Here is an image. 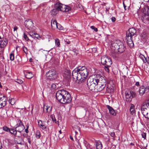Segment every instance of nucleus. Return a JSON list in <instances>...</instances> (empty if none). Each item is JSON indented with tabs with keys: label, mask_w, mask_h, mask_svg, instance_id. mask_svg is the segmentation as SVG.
<instances>
[{
	"label": "nucleus",
	"mask_w": 149,
	"mask_h": 149,
	"mask_svg": "<svg viewBox=\"0 0 149 149\" xmlns=\"http://www.w3.org/2000/svg\"><path fill=\"white\" fill-rule=\"evenodd\" d=\"M116 41L111 44V47L113 51H118L120 54L123 53L124 56H127L128 50L125 46L122 43L118 42Z\"/></svg>",
	"instance_id": "1"
},
{
	"label": "nucleus",
	"mask_w": 149,
	"mask_h": 149,
	"mask_svg": "<svg viewBox=\"0 0 149 149\" xmlns=\"http://www.w3.org/2000/svg\"><path fill=\"white\" fill-rule=\"evenodd\" d=\"M136 30L134 28H130L126 32V42L128 45L130 47L134 46V44L132 40V36L136 35Z\"/></svg>",
	"instance_id": "2"
},
{
	"label": "nucleus",
	"mask_w": 149,
	"mask_h": 149,
	"mask_svg": "<svg viewBox=\"0 0 149 149\" xmlns=\"http://www.w3.org/2000/svg\"><path fill=\"white\" fill-rule=\"evenodd\" d=\"M72 76L74 80L78 84H80L84 82L78 68H75L72 71Z\"/></svg>",
	"instance_id": "3"
},
{
	"label": "nucleus",
	"mask_w": 149,
	"mask_h": 149,
	"mask_svg": "<svg viewBox=\"0 0 149 149\" xmlns=\"http://www.w3.org/2000/svg\"><path fill=\"white\" fill-rule=\"evenodd\" d=\"M55 8L58 9V10L63 12H69L71 10V8L70 6L65 5L60 3L57 2L55 4Z\"/></svg>",
	"instance_id": "4"
},
{
	"label": "nucleus",
	"mask_w": 149,
	"mask_h": 149,
	"mask_svg": "<svg viewBox=\"0 0 149 149\" xmlns=\"http://www.w3.org/2000/svg\"><path fill=\"white\" fill-rule=\"evenodd\" d=\"M78 69L82 78L83 82L85 81L88 75V72L87 69L85 66H82L80 68L79 67Z\"/></svg>",
	"instance_id": "5"
},
{
	"label": "nucleus",
	"mask_w": 149,
	"mask_h": 149,
	"mask_svg": "<svg viewBox=\"0 0 149 149\" xmlns=\"http://www.w3.org/2000/svg\"><path fill=\"white\" fill-rule=\"evenodd\" d=\"M62 99L64 100H62L63 102H60L61 103L65 104L69 103L71 101L72 99L70 94L68 92L65 90V92L64 94H63L62 96Z\"/></svg>",
	"instance_id": "6"
},
{
	"label": "nucleus",
	"mask_w": 149,
	"mask_h": 149,
	"mask_svg": "<svg viewBox=\"0 0 149 149\" xmlns=\"http://www.w3.org/2000/svg\"><path fill=\"white\" fill-rule=\"evenodd\" d=\"M101 62L102 65H106L108 67H111L112 64L111 59L104 55L101 57Z\"/></svg>",
	"instance_id": "7"
},
{
	"label": "nucleus",
	"mask_w": 149,
	"mask_h": 149,
	"mask_svg": "<svg viewBox=\"0 0 149 149\" xmlns=\"http://www.w3.org/2000/svg\"><path fill=\"white\" fill-rule=\"evenodd\" d=\"M46 76L48 79L53 80L55 79L57 77L56 70L52 69L47 72Z\"/></svg>",
	"instance_id": "8"
},
{
	"label": "nucleus",
	"mask_w": 149,
	"mask_h": 149,
	"mask_svg": "<svg viewBox=\"0 0 149 149\" xmlns=\"http://www.w3.org/2000/svg\"><path fill=\"white\" fill-rule=\"evenodd\" d=\"M149 91V86H141L139 88V94L140 96L143 95L145 93H147Z\"/></svg>",
	"instance_id": "9"
},
{
	"label": "nucleus",
	"mask_w": 149,
	"mask_h": 149,
	"mask_svg": "<svg viewBox=\"0 0 149 149\" xmlns=\"http://www.w3.org/2000/svg\"><path fill=\"white\" fill-rule=\"evenodd\" d=\"M65 92V90L64 89L60 90L58 91L56 94V98L58 101L60 102H63L62 101V96L63 94ZM63 101L64 100L63 99Z\"/></svg>",
	"instance_id": "10"
},
{
	"label": "nucleus",
	"mask_w": 149,
	"mask_h": 149,
	"mask_svg": "<svg viewBox=\"0 0 149 149\" xmlns=\"http://www.w3.org/2000/svg\"><path fill=\"white\" fill-rule=\"evenodd\" d=\"M33 23L32 20L30 19L26 20L24 24L26 27L29 30L32 29H33Z\"/></svg>",
	"instance_id": "11"
},
{
	"label": "nucleus",
	"mask_w": 149,
	"mask_h": 149,
	"mask_svg": "<svg viewBox=\"0 0 149 149\" xmlns=\"http://www.w3.org/2000/svg\"><path fill=\"white\" fill-rule=\"evenodd\" d=\"M86 84L88 88L91 91H95L97 88V86L93 83H91L89 81V79H88Z\"/></svg>",
	"instance_id": "12"
},
{
	"label": "nucleus",
	"mask_w": 149,
	"mask_h": 149,
	"mask_svg": "<svg viewBox=\"0 0 149 149\" xmlns=\"http://www.w3.org/2000/svg\"><path fill=\"white\" fill-rule=\"evenodd\" d=\"M142 19L144 23L146 24L149 23V14H147L146 13H143Z\"/></svg>",
	"instance_id": "13"
},
{
	"label": "nucleus",
	"mask_w": 149,
	"mask_h": 149,
	"mask_svg": "<svg viewBox=\"0 0 149 149\" xmlns=\"http://www.w3.org/2000/svg\"><path fill=\"white\" fill-rule=\"evenodd\" d=\"M144 107V106H141V113L144 116L148 112L149 113V107H147L146 109H145V108Z\"/></svg>",
	"instance_id": "14"
},
{
	"label": "nucleus",
	"mask_w": 149,
	"mask_h": 149,
	"mask_svg": "<svg viewBox=\"0 0 149 149\" xmlns=\"http://www.w3.org/2000/svg\"><path fill=\"white\" fill-rule=\"evenodd\" d=\"M113 87H109V85H107L106 87L105 86L104 88L103 92V93H106L111 92V90L113 89L112 88Z\"/></svg>",
	"instance_id": "15"
},
{
	"label": "nucleus",
	"mask_w": 149,
	"mask_h": 149,
	"mask_svg": "<svg viewBox=\"0 0 149 149\" xmlns=\"http://www.w3.org/2000/svg\"><path fill=\"white\" fill-rule=\"evenodd\" d=\"M89 79V81L90 82L95 84L96 86L98 85V83L99 82V80L97 79V77H95L94 78L92 79Z\"/></svg>",
	"instance_id": "16"
},
{
	"label": "nucleus",
	"mask_w": 149,
	"mask_h": 149,
	"mask_svg": "<svg viewBox=\"0 0 149 149\" xmlns=\"http://www.w3.org/2000/svg\"><path fill=\"white\" fill-rule=\"evenodd\" d=\"M106 86V84H103L98 85L97 86V90L99 92H101L103 93L104 89L105 87Z\"/></svg>",
	"instance_id": "17"
},
{
	"label": "nucleus",
	"mask_w": 149,
	"mask_h": 149,
	"mask_svg": "<svg viewBox=\"0 0 149 149\" xmlns=\"http://www.w3.org/2000/svg\"><path fill=\"white\" fill-rule=\"evenodd\" d=\"M25 128V127L23 125H18V126L15 128L16 131L19 132H21Z\"/></svg>",
	"instance_id": "18"
},
{
	"label": "nucleus",
	"mask_w": 149,
	"mask_h": 149,
	"mask_svg": "<svg viewBox=\"0 0 149 149\" xmlns=\"http://www.w3.org/2000/svg\"><path fill=\"white\" fill-rule=\"evenodd\" d=\"M38 125L39 127L42 130H44L47 127L46 125L44 123H42L41 120H39L38 121Z\"/></svg>",
	"instance_id": "19"
},
{
	"label": "nucleus",
	"mask_w": 149,
	"mask_h": 149,
	"mask_svg": "<svg viewBox=\"0 0 149 149\" xmlns=\"http://www.w3.org/2000/svg\"><path fill=\"white\" fill-rule=\"evenodd\" d=\"M125 94L126 101L127 102H130L131 101L132 98L130 92L129 93H125Z\"/></svg>",
	"instance_id": "20"
},
{
	"label": "nucleus",
	"mask_w": 149,
	"mask_h": 149,
	"mask_svg": "<svg viewBox=\"0 0 149 149\" xmlns=\"http://www.w3.org/2000/svg\"><path fill=\"white\" fill-rule=\"evenodd\" d=\"M0 41V47H4L6 46L8 43V41L6 40H1Z\"/></svg>",
	"instance_id": "21"
},
{
	"label": "nucleus",
	"mask_w": 149,
	"mask_h": 149,
	"mask_svg": "<svg viewBox=\"0 0 149 149\" xmlns=\"http://www.w3.org/2000/svg\"><path fill=\"white\" fill-rule=\"evenodd\" d=\"M107 108L108 109L109 112L111 114L113 115H116V113L115 112V111L113 109V108H112V107H111L109 105H107Z\"/></svg>",
	"instance_id": "22"
},
{
	"label": "nucleus",
	"mask_w": 149,
	"mask_h": 149,
	"mask_svg": "<svg viewBox=\"0 0 149 149\" xmlns=\"http://www.w3.org/2000/svg\"><path fill=\"white\" fill-rule=\"evenodd\" d=\"M33 75L31 72H27L25 74V77L28 79H30L33 77Z\"/></svg>",
	"instance_id": "23"
},
{
	"label": "nucleus",
	"mask_w": 149,
	"mask_h": 149,
	"mask_svg": "<svg viewBox=\"0 0 149 149\" xmlns=\"http://www.w3.org/2000/svg\"><path fill=\"white\" fill-rule=\"evenodd\" d=\"M96 148L97 149H102V145L101 142L98 141L96 142Z\"/></svg>",
	"instance_id": "24"
},
{
	"label": "nucleus",
	"mask_w": 149,
	"mask_h": 149,
	"mask_svg": "<svg viewBox=\"0 0 149 149\" xmlns=\"http://www.w3.org/2000/svg\"><path fill=\"white\" fill-rule=\"evenodd\" d=\"M112 50V52L111 53V55L113 58H117L118 56V54L117 53L118 51H116V50L114 51Z\"/></svg>",
	"instance_id": "25"
},
{
	"label": "nucleus",
	"mask_w": 149,
	"mask_h": 149,
	"mask_svg": "<svg viewBox=\"0 0 149 149\" xmlns=\"http://www.w3.org/2000/svg\"><path fill=\"white\" fill-rule=\"evenodd\" d=\"M58 23H57L56 21V20H52L51 22V25L52 27H56V25H57Z\"/></svg>",
	"instance_id": "26"
},
{
	"label": "nucleus",
	"mask_w": 149,
	"mask_h": 149,
	"mask_svg": "<svg viewBox=\"0 0 149 149\" xmlns=\"http://www.w3.org/2000/svg\"><path fill=\"white\" fill-rule=\"evenodd\" d=\"M7 101V98L5 95H3L2 97L0 96V103Z\"/></svg>",
	"instance_id": "27"
},
{
	"label": "nucleus",
	"mask_w": 149,
	"mask_h": 149,
	"mask_svg": "<svg viewBox=\"0 0 149 149\" xmlns=\"http://www.w3.org/2000/svg\"><path fill=\"white\" fill-rule=\"evenodd\" d=\"M134 106L132 105L130 109V112L131 114L133 115L135 113V111L134 108Z\"/></svg>",
	"instance_id": "28"
},
{
	"label": "nucleus",
	"mask_w": 149,
	"mask_h": 149,
	"mask_svg": "<svg viewBox=\"0 0 149 149\" xmlns=\"http://www.w3.org/2000/svg\"><path fill=\"white\" fill-rule=\"evenodd\" d=\"M48 86H51L52 89H55L56 87V86L55 84H49L48 85Z\"/></svg>",
	"instance_id": "29"
},
{
	"label": "nucleus",
	"mask_w": 149,
	"mask_h": 149,
	"mask_svg": "<svg viewBox=\"0 0 149 149\" xmlns=\"http://www.w3.org/2000/svg\"><path fill=\"white\" fill-rule=\"evenodd\" d=\"M59 11V10H58V9L57 8H55V9H53L52 10L51 12L52 15H55L57 13L58 11Z\"/></svg>",
	"instance_id": "30"
},
{
	"label": "nucleus",
	"mask_w": 149,
	"mask_h": 149,
	"mask_svg": "<svg viewBox=\"0 0 149 149\" xmlns=\"http://www.w3.org/2000/svg\"><path fill=\"white\" fill-rule=\"evenodd\" d=\"M146 13L147 14H149V6H146L143 10V13Z\"/></svg>",
	"instance_id": "31"
},
{
	"label": "nucleus",
	"mask_w": 149,
	"mask_h": 149,
	"mask_svg": "<svg viewBox=\"0 0 149 149\" xmlns=\"http://www.w3.org/2000/svg\"><path fill=\"white\" fill-rule=\"evenodd\" d=\"M12 134H13L15 136L17 134V131L16 130H14L13 129H10V131H9Z\"/></svg>",
	"instance_id": "32"
},
{
	"label": "nucleus",
	"mask_w": 149,
	"mask_h": 149,
	"mask_svg": "<svg viewBox=\"0 0 149 149\" xmlns=\"http://www.w3.org/2000/svg\"><path fill=\"white\" fill-rule=\"evenodd\" d=\"M132 98L135 97L136 96V93L133 91H131L130 92Z\"/></svg>",
	"instance_id": "33"
},
{
	"label": "nucleus",
	"mask_w": 149,
	"mask_h": 149,
	"mask_svg": "<svg viewBox=\"0 0 149 149\" xmlns=\"http://www.w3.org/2000/svg\"><path fill=\"white\" fill-rule=\"evenodd\" d=\"M56 45L58 47H60V40L58 38H56L55 40Z\"/></svg>",
	"instance_id": "34"
},
{
	"label": "nucleus",
	"mask_w": 149,
	"mask_h": 149,
	"mask_svg": "<svg viewBox=\"0 0 149 149\" xmlns=\"http://www.w3.org/2000/svg\"><path fill=\"white\" fill-rule=\"evenodd\" d=\"M43 111H44L45 112L48 113V109L47 105L45 104L44 106Z\"/></svg>",
	"instance_id": "35"
},
{
	"label": "nucleus",
	"mask_w": 149,
	"mask_h": 149,
	"mask_svg": "<svg viewBox=\"0 0 149 149\" xmlns=\"http://www.w3.org/2000/svg\"><path fill=\"white\" fill-rule=\"evenodd\" d=\"M7 101H4V102L0 103V109L1 108L6 106V104Z\"/></svg>",
	"instance_id": "36"
},
{
	"label": "nucleus",
	"mask_w": 149,
	"mask_h": 149,
	"mask_svg": "<svg viewBox=\"0 0 149 149\" xmlns=\"http://www.w3.org/2000/svg\"><path fill=\"white\" fill-rule=\"evenodd\" d=\"M24 39L27 41H28L29 40H30L32 42H33V40H30L29 38L25 34V33H24Z\"/></svg>",
	"instance_id": "37"
},
{
	"label": "nucleus",
	"mask_w": 149,
	"mask_h": 149,
	"mask_svg": "<svg viewBox=\"0 0 149 149\" xmlns=\"http://www.w3.org/2000/svg\"><path fill=\"white\" fill-rule=\"evenodd\" d=\"M36 135V137L38 139H39L41 136L40 133L39 131H37Z\"/></svg>",
	"instance_id": "38"
},
{
	"label": "nucleus",
	"mask_w": 149,
	"mask_h": 149,
	"mask_svg": "<svg viewBox=\"0 0 149 149\" xmlns=\"http://www.w3.org/2000/svg\"><path fill=\"white\" fill-rule=\"evenodd\" d=\"M10 58L11 61H13L14 60V55L13 53H11L10 55Z\"/></svg>",
	"instance_id": "39"
},
{
	"label": "nucleus",
	"mask_w": 149,
	"mask_h": 149,
	"mask_svg": "<svg viewBox=\"0 0 149 149\" xmlns=\"http://www.w3.org/2000/svg\"><path fill=\"white\" fill-rule=\"evenodd\" d=\"M29 35L32 38L35 39V33L33 32H30L29 33Z\"/></svg>",
	"instance_id": "40"
},
{
	"label": "nucleus",
	"mask_w": 149,
	"mask_h": 149,
	"mask_svg": "<svg viewBox=\"0 0 149 149\" xmlns=\"http://www.w3.org/2000/svg\"><path fill=\"white\" fill-rule=\"evenodd\" d=\"M8 102L11 105H13L15 103L14 99L12 98L11 99H9Z\"/></svg>",
	"instance_id": "41"
},
{
	"label": "nucleus",
	"mask_w": 149,
	"mask_h": 149,
	"mask_svg": "<svg viewBox=\"0 0 149 149\" xmlns=\"http://www.w3.org/2000/svg\"><path fill=\"white\" fill-rule=\"evenodd\" d=\"M3 130L6 132H9L10 130V129L6 126H4L3 128Z\"/></svg>",
	"instance_id": "42"
},
{
	"label": "nucleus",
	"mask_w": 149,
	"mask_h": 149,
	"mask_svg": "<svg viewBox=\"0 0 149 149\" xmlns=\"http://www.w3.org/2000/svg\"><path fill=\"white\" fill-rule=\"evenodd\" d=\"M22 48H23V51H24V52L26 54H28V52H27L28 49H27V48L26 47H25V46H24Z\"/></svg>",
	"instance_id": "43"
},
{
	"label": "nucleus",
	"mask_w": 149,
	"mask_h": 149,
	"mask_svg": "<svg viewBox=\"0 0 149 149\" xmlns=\"http://www.w3.org/2000/svg\"><path fill=\"white\" fill-rule=\"evenodd\" d=\"M56 27L59 30H62L63 29V27L58 23L56 25Z\"/></svg>",
	"instance_id": "44"
},
{
	"label": "nucleus",
	"mask_w": 149,
	"mask_h": 149,
	"mask_svg": "<svg viewBox=\"0 0 149 149\" xmlns=\"http://www.w3.org/2000/svg\"><path fill=\"white\" fill-rule=\"evenodd\" d=\"M15 81L19 84H21L23 83V81L21 79H17Z\"/></svg>",
	"instance_id": "45"
},
{
	"label": "nucleus",
	"mask_w": 149,
	"mask_h": 149,
	"mask_svg": "<svg viewBox=\"0 0 149 149\" xmlns=\"http://www.w3.org/2000/svg\"><path fill=\"white\" fill-rule=\"evenodd\" d=\"M1 114L2 115H4L6 113V110L3 109H2L1 111Z\"/></svg>",
	"instance_id": "46"
},
{
	"label": "nucleus",
	"mask_w": 149,
	"mask_h": 149,
	"mask_svg": "<svg viewBox=\"0 0 149 149\" xmlns=\"http://www.w3.org/2000/svg\"><path fill=\"white\" fill-rule=\"evenodd\" d=\"M143 103L147 106V107H149V100L145 101Z\"/></svg>",
	"instance_id": "47"
},
{
	"label": "nucleus",
	"mask_w": 149,
	"mask_h": 149,
	"mask_svg": "<svg viewBox=\"0 0 149 149\" xmlns=\"http://www.w3.org/2000/svg\"><path fill=\"white\" fill-rule=\"evenodd\" d=\"M110 67H108L107 65H105L104 66V68L105 70L107 72H109V68Z\"/></svg>",
	"instance_id": "48"
},
{
	"label": "nucleus",
	"mask_w": 149,
	"mask_h": 149,
	"mask_svg": "<svg viewBox=\"0 0 149 149\" xmlns=\"http://www.w3.org/2000/svg\"><path fill=\"white\" fill-rule=\"evenodd\" d=\"M52 118L53 122L55 123H56V119L55 118V117L54 116H52Z\"/></svg>",
	"instance_id": "49"
},
{
	"label": "nucleus",
	"mask_w": 149,
	"mask_h": 149,
	"mask_svg": "<svg viewBox=\"0 0 149 149\" xmlns=\"http://www.w3.org/2000/svg\"><path fill=\"white\" fill-rule=\"evenodd\" d=\"M59 134L58 135V137L60 139H61L63 137V136H61L60 135V134L62 133V132H61V130H60L59 131Z\"/></svg>",
	"instance_id": "50"
},
{
	"label": "nucleus",
	"mask_w": 149,
	"mask_h": 149,
	"mask_svg": "<svg viewBox=\"0 0 149 149\" xmlns=\"http://www.w3.org/2000/svg\"><path fill=\"white\" fill-rule=\"evenodd\" d=\"M35 38H37L38 39H39L40 38V37L39 35L37 33H35Z\"/></svg>",
	"instance_id": "51"
},
{
	"label": "nucleus",
	"mask_w": 149,
	"mask_h": 149,
	"mask_svg": "<svg viewBox=\"0 0 149 149\" xmlns=\"http://www.w3.org/2000/svg\"><path fill=\"white\" fill-rule=\"evenodd\" d=\"M142 136L143 138L145 139L146 138V133L143 132L142 133Z\"/></svg>",
	"instance_id": "52"
},
{
	"label": "nucleus",
	"mask_w": 149,
	"mask_h": 149,
	"mask_svg": "<svg viewBox=\"0 0 149 149\" xmlns=\"http://www.w3.org/2000/svg\"><path fill=\"white\" fill-rule=\"evenodd\" d=\"M48 109V113H49L52 110V107L47 105Z\"/></svg>",
	"instance_id": "53"
},
{
	"label": "nucleus",
	"mask_w": 149,
	"mask_h": 149,
	"mask_svg": "<svg viewBox=\"0 0 149 149\" xmlns=\"http://www.w3.org/2000/svg\"><path fill=\"white\" fill-rule=\"evenodd\" d=\"M91 28L93 29H94L95 31H97V29L95 28L94 26H92Z\"/></svg>",
	"instance_id": "54"
},
{
	"label": "nucleus",
	"mask_w": 149,
	"mask_h": 149,
	"mask_svg": "<svg viewBox=\"0 0 149 149\" xmlns=\"http://www.w3.org/2000/svg\"><path fill=\"white\" fill-rule=\"evenodd\" d=\"M18 124L19 125H18V124H17V125H23L22 124V122L20 120H19L18 121Z\"/></svg>",
	"instance_id": "55"
},
{
	"label": "nucleus",
	"mask_w": 149,
	"mask_h": 149,
	"mask_svg": "<svg viewBox=\"0 0 149 149\" xmlns=\"http://www.w3.org/2000/svg\"><path fill=\"white\" fill-rule=\"evenodd\" d=\"M111 19L112 21L113 22H114L116 20V18L114 17H111Z\"/></svg>",
	"instance_id": "56"
},
{
	"label": "nucleus",
	"mask_w": 149,
	"mask_h": 149,
	"mask_svg": "<svg viewBox=\"0 0 149 149\" xmlns=\"http://www.w3.org/2000/svg\"><path fill=\"white\" fill-rule=\"evenodd\" d=\"M135 85L137 86H140L139 82L138 81H137L136 82Z\"/></svg>",
	"instance_id": "57"
},
{
	"label": "nucleus",
	"mask_w": 149,
	"mask_h": 149,
	"mask_svg": "<svg viewBox=\"0 0 149 149\" xmlns=\"http://www.w3.org/2000/svg\"><path fill=\"white\" fill-rule=\"evenodd\" d=\"M78 7H79V8H80L81 9H82L83 8V6H82L81 4H79L78 5Z\"/></svg>",
	"instance_id": "58"
},
{
	"label": "nucleus",
	"mask_w": 149,
	"mask_h": 149,
	"mask_svg": "<svg viewBox=\"0 0 149 149\" xmlns=\"http://www.w3.org/2000/svg\"><path fill=\"white\" fill-rule=\"evenodd\" d=\"M110 135L112 137H113L115 135V133L113 132H111L110 134Z\"/></svg>",
	"instance_id": "59"
},
{
	"label": "nucleus",
	"mask_w": 149,
	"mask_h": 149,
	"mask_svg": "<svg viewBox=\"0 0 149 149\" xmlns=\"http://www.w3.org/2000/svg\"><path fill=\"white\" fill-rule=\"evenodd\" d=\"M27 141H28V142L29 143V144H31V139H30V138H27Z\"/></svg>",
	"instance_id": "60"
},
{
	"label": "nucleus",
	"mask_w": 149,
	"mask_h": 149,
	"mask_svg": "<svg viewBox=\"0 0 149 149\" xmlns=\"http://www.w3.org/2000/svg\"><path fill=\"white\" fill-rule=\"evenodd\" d=\"M145 59L146 62H147L148 63H149V57H148V58H146Z\"/></svg>",
	"instance_id": "61"
},
{
	"label": "nucleus",
	"mask_w": 149,
	"mask_h": 149,
	"mask_svg": "<svg viewBox=\"0 0 149 149\" xmlns=\"http://www.w3.org/2000/svg\"><path fill=\"white\" fill-rule=\"evenodd\" d=\"M17 29H18V28H17V26H15L14 28V31H16Z\"/></svg>",
	"instance_id": "62"
},
{
	"label": "nucleus",
	"mask_w": 149,
	"mask_h": 149,
	"mask_svg": "<svg viewBox=\"0 0 149 149\" xmlns=\"http://www.w3.org/2000/svg\"><path fill=\"white\" fill-rule=\"evenodd\" d=\"M68 74L69 77H70L71 76V73L70 71H68Z\"/></svg>",
	"instance_id": "63"
},
{
	"label": "nucleus",
	"mask_w": 149,
	"mask_h": 149,
	"mask_svg": "<svg viewBox=\"0 0 149 149\" xmlns=\"http://www.w3.org/2000/svg\"><path fill=\"white\" fill-rule=\"evenodd\" d=\"M66 43L67 44H69L70 43V41L68 40H66V41H65Z\"/></svg>",
	"instance_id": "64"
}]
</instances>
